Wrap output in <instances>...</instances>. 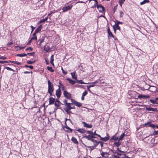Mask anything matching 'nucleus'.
Here are the masks:
<instances>
[{"label": "nucleus", "instance_id": "nucleus-28", "mask_svg": "<svg viewBox=\"0 0 158 158\" xmlns=\"http://www.w3.org/2000/svg\"><path fill=\"white\" fill-rule=\"evenodd\" d=\"M65 128L68 129L67 130H65L66 131L69 132H72L73 131V130L71 129L68 126H65Z\"/></svg>", "mask_w": 158, "mask_h": 158}, {"label": "nucleus", "instance_id": "nucleus-32", "mask_svg": "<svg viewBox=\"0 0 158 158\" xmlns=\"http://www.w3.org/2000/svg\"><path fill=\"white\" fill-rule=\"evenodd\" d=\"M27 56V54L25 53H22V54H17V56L19 57H23L26 56Z\"/></svg>", "mask_w": 158, "mask_h": 158}, {"label": "nucleus", "instance_id": "nucleus-35", "mask_svg": "<svg viewBox=\"0 0 158 158\" xmlns=\"http://www.w3.org/2000/svg\"><path fill=\"white\" fill-rule=\"evenodd\" d=\"M121 144V143L119 142V141H118L117 142H115L114 143V145L116 146L117 147H118Z\"/></svg>", "mask_w": 158, "mask_h": 158}, {"label": "nucleus", "instance_id": "nucleus-49", "mask_svg": "<svg viewBox=\"0 0 158 158\" xmlns=\"http://www.w3.org/2000/svg\"><path fill=\"white\" fill-rule=\"evenodd\" d=\"M153 135H158V130L157 131H154L153 133Z\"/></svg>", "mask_w": 158, "mask_h": 158}, {"label": "nucleus", "instance_id": "nucleus-13", "mask_svg": "<svg viewBox=\"0 0 158 158\" xmlns=\"http://www.w3.org/2000/svg\"><path fill=\"white\" fill-rule=\"evenodd\" d=\"M44 50L46 51V52H48L51 51V48H50L49 46L46 45L44 46Z\"/></svg>", "mask_w": 158, "mask_h": 158}, {"label": "nucleus", "instance_id": "nucleus-17", "mask_svg": "<svg viewBox=\"0 0 158 158\" xmlns=\"http://www.w3.org/2000/svg\"><path fill=\"white\" fill-rule=\"evenodd\" d=\"M66 80L69 81V83L72 84V85H74L76 83V81L73 80L69 78H67L66 79Z\"/></svg>", "mask_w": 158, "mask_h": 158}, {"label": "nucleus", "instance_id": "nucleus-10", "mask_svg": "<svg viewBox=\"0 0 158 158\" xmlns=\"http://www.w3.org/2000/svg\"><path fill=\"white\" fill-rule=\"evenodd\" d=\"M151 122L149 121L143 124V126L148 125V127H150L154 128L156 127V126L153 124H151Z\"/></svg>", "mask_w": 158, "mask_h": 158}, {"label": "nucleus", "instance_id": "nucleus-63", "mask_svg": "<svg viewBox=\"0 0 158 158\" xmlns=\"http://www.w3.org/2000/svg\"><path fill=\"white\" fill-rule=\"evenodd\" d=\"M0 63L4 64L5 63V61H0Z\"/></svg>", "mask_w": 158, "mask_h": 158}, {"label": "nucleus", "instance_id": "nucleus-39", "mask_svg": "<svg viewBox=\"0 0 158 158\" xmlns=\"http://www.w3.org/2000/svg\"><path fill=\"white\" fill-rule=\"evenodd\" d=\"M77 81L78 83L80 84H87V83H85V82H83L82 81V80H77Z\"/></svg>", "mask_w": 158, "mask_h": 158}, {"label": "nucleus", "instance_id": "nucleus-42", "mask_svg": "<svg viewBox=\"0 0 158 158\" xmlns=\"http://www.w3.org/2000/svg\"><path fill=\"white\" fill-rule=\"evenodd\" d=\"M115 24H118V25L119 24H122L123 23L122 22L119 21L117 20H115Z\"/></svg>", "mask_w": 158, "mask_h": 158}, {"label": "nucleus", "instance_id": "nucleus-48", "mask_svg": "<svg viewBox=\"0 0 158 158\" xmlns=\"http://www.w3.org/2000/svg\"><path fill=\"white\" fill-rule=\"evenodd\" d=\"M35 52H31V53H27V55H30V56H33V55L34 54H35Z\"/></svg>", "mask_w": 158, "mask_h": 158}, {"label": "nucleus", "instance_id": "nucleus-7", "mask_svg": "<svg viewBox=\"0 0 158 158\" xmlns=\"http://www.w3.org/2000/svg\"><path fill=\"white\" fill-rule=\"evenodd\" d=\"M97 6L99 12H102L104 10V8L102 5H98Z\"/></svg>", "mask_w": 158, "mask_h": 158}, {"label": "nucleus", "instance_id": "nucleus-51", "mask_svg": "<svg viewBox=\"0 0 158 158\" xmlns=\"http://www.w3.org/2000/svg\"><path fill=\"white\" fill-rule=\"evenodd\" d=\"M31 40H37V36H33L31 37Z\"/></svg>", "mask_w": 158, "mask_h": 158}, {"label": "nucleus", "instance_id": "nucleus-4", "mask_svg": "<svg viewBox=\"0 0 158 158\" xmlns=\"http://www.w3.org/2000/svg\"><path fill=\"white\" fill-rule=\"evenodd\" d=\"M63 94L64 97L67 98L68 99H71V94L70 93L68 92L67 91L64 90Z\"/></svg>", "mask_w": 158, "mask_h": 158}, {"label": "nucleus", "instance_id": "nucleus-58", "mask_svg": "<svg viewBox=\"0 0 158 158\" xmlns=\"http://www.w3.org/2000/svg\"><path fill=\"white\" fill-rule=\"evenodd\" d=\"M99 143L100 144L101 146L102 147L103 146V143L102 142H99Z\"/></svg>", "mask_w": 158, "mask_h": 158}, {"label": "nucleus", "instance_id": "nucleus-3", "mask_svg": "<svg viewBox=\"0 0 158 158\" xmlns=\"http://www.w3.org/2000/svg\"><path fill=\"white\" fill-rule=\"evenodd\" d=\"M91 1H94L93 2H90L89 5L91 8H94L96 7L98 5V1L97 0H89V2H90Z\"/></svg>", "mask_w": 158, "mask_h": 158}, {"label": "nucleus", "instance_id": "nucleus-18", "mask_svg": "<svg viewBox=\"0 0 158 158\" xmlns=\"http://www.w3.org/2000/svg\"><path fill=\"white\" fill-rule=\"evenodd\" d=\"M110 140L111 141L114 140V141H117V140H118V138L116 134H115L114 135H113L110 139Z\"/></svg>", "mask_w": 158, "mask_h": 158}, {"label": "nucleus", "instance_id": "nucleus-14", "mask_svg": "<svg viewBox=\"0 0 158 158\" xmlns=\"http://www.w3.org/2000/svg\"><path fill=\"white\" fill-rule=\"evenodd\" d=\"M146 110L148 111H152L154 112H156L157 111L156 108H154L152 107H146Z\"/></svg>", "mask_w": 158, "mask_h": 158}, {"label": "nucleus", "instance_id": "nucleus-57", "mask_svg": "<svg viewBox=\"0 0 158 158\" xmlns=\"http://www.w3.org/2000/svg\"><path fill=\"white\" fill-rule=\"evenodd\" d=\"M113 157L114 158H119V157L118 156L115 155H113Z\"/></svg>", "mask_w": 158, "mask_h": 158}, {"label": "nucleus", "instance_id": "nucleus-55", "mask_svg": "<svg viewBox=\"0 0 158 158\" xmlns=\"http://www.w3.org/2000/svg\"><path fill=\"white\" fill-rule=\"evenodd\" d=\"M62 72L63 74H64V75H66L67 73V72H66L64 70H63Z\"/></svg>", "mask_w": 158, "mask_h": 158}, {"label": "nucleus", "instance_id": "nucleus-50", "mask_svg": "<svg viewBox=\"0 0 158 158\" xmlns=\"http://www.w3.org/2000/svg\"><path fill=\"white\" fill-rule=\"evenodd\" d=\"M117 6H114V8L113 9V10L114 11V13L115 11H116V9H117Z\"/></svg>", "mask_w": 158, "mask_h": 158}, {"label": "nucleus", "instance_id": "nucleus-8", "mask_svg": "<svg viewBox=\"0 0 158 158\" xmlns=\"http://www.w3.org/2000/svg\"><path fill=\"white\" fill-rule=\"evenodd\" d=\"M71 101L72 102V103L74 104L77 106L80 107L82 106L81 103L74 100L73 99H71Z\"/></svg>", "mask_w": 158, "mask_h": 158}, {"label": "nucleus", "instance_id": "nucleus-59", "mask_svg": "<svg viewBox=\"0 0 158 158\" xmlns=\"http://www.w3.org/2000/svg\"><path fill=\"white\" fill-rule=\"evenodd\" d=\"M28 68H29L31 69H33V67L31 65H28Z\"/></svg>", "mask_w": 158, "mask_h": 158}, {"label": "nucleus", "instance_id": "nucleus-40", "mask_svg": "<svg viewBox=\"0 0 158 158\" xmlns=\"http://www.w3.org/2000/svg\"><path fill=\"white\" fill-rule=\"evenodd\" d=\"M124 15V12L121 10L120 11L119 17L120 18H122Z\"/></svg>", "mask_w": 158, "mask_h": 158}, {"label": "nucleus", "instance_id": "nucleus-38", "mask_svg": "<svg viewBox=\"0 0 158 158\" xmlns=\"http://www.w3.org/2000/svg\"><path fill=\"white\" fill-rule=\"evenodd\" d=\"M47 69L48 70L50 71L51 72H53L54 71V70L51 67L48 66L47 67Z\"/></svg>", "mask_w": 158, "mask_h": 158}, {"label": "nucleus", "instance_id": "nucleus-41", "mask_svg": "<svg viewBox=\"0 0 158 158\" xmlns=\"http://www.w3.org/2000/svg\"><path fill=\"white\" fill-rule=\"evenodd\" d=\"M150 101L153 104H156V103H158L156 102V100H151L150 99Z\"/></svg>", "mask_w": 158, "mask_h": 158}, {"label": "nucleus", "instance_id": "nucleus-30", "mask_svg": "<svg viewBox=\"0 0 158 158\" xmlns=\"http://www.w3.org/2000/svg\"><path fill=\"white\" fill-rule=\"evenodd\" d=\"M149 2V0H144L143 2H140V5H143L146 3H148Z\"/></svg>", "mask_w": 158, "mask_h": 158}, {"label": "nucleus", "instance_id": "nucleus-20", "mask_svg": "<svg viewBox=\"0 0 158 158\" xmlns=\"http://www.w3.org/2000/svg\"><path fill=\"white\" fill-rule=\"evenodd\" d=\"M75 72H72L70 74L71 75L72 78L73 79L77 80V76L75 75Z\"/></svg>", "mask_w": 158, "mask_h": 158}, {"label": "nucleus", "instance_id": "nucleus-44", "mask_svg": "<svg viewBox=\"0 0 158 158\" xmlns=\"http://www.w3.org/2000/svg\"><path fill=\"white\" fill-rule=\"evenodd\" d=\"M33 50V48L31 47H29L26 49V51L29 50L30 51H32Z\"/></svg>", "mask_w": 158, "mask_h": 158}, {"label": "nucleus", "instance_id": "nucleus-61", "mask_svg": "<svg viewBox=\"0 0 158 158\" xmlns=\"http://www.w3.org/2000/svg\"><path fill=\"white\" fill-rule=\"evenodd\" d=\"M31 40H31H31H30L28 42V43H27V45H28L29 44H30V43L31 42Z\"/></svg>", "mask_w": 158, "mask_h": 158}, {"label": "nucleus", "instance_id": "nucleus-24", "mask_svg": "<svg viewBox=\"0 0 158 158\" xmlns=\"http://www.w3.org/2000/svg\"><path fill=\"white\" fill-rule=\"evenodd\" d=\"M77 131L81 133H84L86 132V131L85 129L82 128L78 129L77 130Z\"/></svg>", "mask_w": 158, "mask_h": 158}, {"label": "nucleus", "instance_id": "nucleus-16", "mask_svg": "<svg viewBox=\"0 0 158 158\" xmlns=\"http://www.w3.org/2000/svg\"><path fill=\"white\" fill-rule=\"evenodd\" d=\"M61 90L60 89H58L56 91V95L57 98L60 97V96Z\"/></svg>", "mask_w": 158, "mask_h": 158}, {"label": "nucleus", "instance_id": "nucleus-19", "mask_svg": "<svg viewBox=\"0 0 158 158\" xmlns=\"http://www.w3.org/2000/svg\"><path fill=\"white\" fill-rule=\"evenodd\" d=\"M58 87H59L58 89H61L62 90H64V86L60 82H59V85H58Z\"/></svg>", "mask_w": 158, "mask_h": 158}, {"label": "nucleus", "instance_id": "nucleus-25", "mask_svg": "<svg viewBox=\"0 0 158 158\" xmlns=\"http://www.w3.org/2000/svg\"><path fill=\"white\" fill-rule=\"evenodd\" d=\"M71 140L73 142L76 144H78V142L77 139L74 137H72Z\"/></svg>", "mask_w": 158, "mask_h": 158}, {"label": "nucleus", "instance_id": "nucleus-45", "mask_svg": "<svg viewBox=\"0 0 158 158\" xmlns=\"http://www.w3.org/2000/svg\"><path fill=\"white\" fill-rule=\"evenodd\" d=\"M87 94V91L86 90H85L82 94V96L83 97H84Z\"/></svg>", "mask_w": 158, "mask_h": 158}, {"label": "nucleus", "instance_id": "nucleus-1", "mask_svg": "<svg viewBox=\"0 0 158 158\" xmlns=\"http://www.w3.org/2000/svg\"><path fill=\"white\" fill-rule=\"evenodd\" d=\"M63 102L66 106V109H65V111L68 113L69 110L74 108V107H71L70 106V105L73 103L72 102L71 103H68L67 100L66 99H64L63 101Z\"/></svg>", "mask_w": 158, "mask_h": 158}, {"label": "nucleus", "instance_id": "nucleus-33", "mask_svg": "<svg viewBox=\"0 0 158 158\" xmlns=\"http://www.w3.org/2000/svg\"><path fill=\"white\" fill-rule=\"evenodd\" d=\"M145 86H147L148 87V88H145L144 87H143V88H142L141 90H142L143 91H144L145 90H148L150 88L149 85H148L147 84H146Z\"/></svg>", "mask_w": 158, "mask_h": 158}, {"label": "nucleus", "instance_id": "nucleus-62", "mask_svg": "<svg viewBox=\"0 0 158 158\" xmlns=\"http://www.w3.org/2000/svg\"><path fill=\"white\" fill-rule=\"evenodd\" d=\"M31 27L32 29V32L34 30L35 28V27H34L32 26H31Z\"/></svg>", "mask_w": 158, "mask_h": 158}, {"label": "nucleus", "instance_id": "nucleus-31", "mask_svg": "<svg viewBox=\"0 0 158 158\" xmlns=\"http://www.w3.org/2000/svg\"><path fill=\"white\" fill-rule=\"evenodd\" d=\"M60 103V102L58 100H56L55 103V106L56 107H58L59 106Z\"/></svg>", "mask_w": 158, "mask_h": 158}, {"label": "nucleus", "instance_id": "nucleus-9", "mask_svg": "<svg viewBox=\"0 0 158 158\" xmlns=\"http://www.w3.org/2000/svg\"><path fill=\"white\" fill-rule=\"evenodd\" d=\"M150 96L148 95H143L142 94H139L137 96V98H136V99H137L138 98H149Z\"/></svg>", "mask_w": 158, "mask_h": 158}, {"label": "nucleus", "instance_id": "nucleus-6", "mask_svg": "<svg viewBox=\"0 0 158 158\" xmlns=\"http://www.w3.org/2000/svg\"><path fill=\"white\" fill-rule=\"evenodd\" d=\"M83 138H85L87 139L88 140H90L92 141H93L94 139H92V138H95L94 136H93L92 135H91V134L88 135H85L84 136Z\"/></svg>", "mask_w": 158, "mask_h": 158}, {"label": "nucleus", "instance_id": "nucleus-21", "mask_svg": "<svg viewBox=\"0 0 158 158\" xmlns=\"http://www.w3.org/2000/svg\"><path fill=\"white\" fill-rule=\"evenodd\" d=\"M98 82V81H96L94 82L90 83V85H89V87H94L95 85V84L97 83Z\"/></svg>", "mask_w": 158, "mask_h": 158}, {"label": "nucleus", "instance_id": "nucleus-2", "mask_svg": "<svg viewBox=\"0 0 158 158\" xmlns=\"http://www.w3.org/2000/svg\"><path fill=\"white\" fill-rule=\"evenodd\" d=\"M48 92L49 93L50 95H51L54 89L53 85L51 84L49 80H48Z\"/></svg>", "mask_w": 158, "mask_h": 158}, {"label": "nucleus", "instance_id": "nucleus-46", "mask_svg": "<svg viewBox=\"0 0 158 158\" xmlns=\"http://www.w3.org/2000/svg\"><path fill=\"white\" fill-rule=\"evenodd\" d=\"M101 155L102 156H103V157H104V155H108V153L106 152H102V153H101Z\"/></svg>", "mask_w": 158, "mask_h": 158}, {"label": "nucleus", "instance_id": "nucleus-27", "mask_svg": "<svg viewBox=\"0 0 158 158\" xmlns=\"http://www.w3.org/2000/svg\"><path fill=\"white\" fill-rule=\"evenodd\" d=\"M53 57V55H52L51 56L50 59V62L52 65H54V64L53 62L54 61Z\"/></svg>", "mask_w": 158, "mask_h": 158}, {"label": "nucleus", "instance_id": "nucleus-12", "mask_svg": "<svg viewBox=\"0 0 158 158\" xmlns=\"http://www.w3.org/2000/svg\"><path fill=\"white\" fill-rule=\"evenodd\" d=\"M106 135L107 136L106 137L103 138L101 137V136H100V137H99L100 138L101 140H102L103 141L106 142L107 140H108L109 139V136L107 133H106Z\"/></svg>", "mask_w": 158, "mask_h": 158}, {"label": "nucleus", "instance_id": "nucleus-56", "mask_svg": "<svg viewBox=\"0 0 158 158\" xmlns=\"http://www.w3.org/2000/svg\"><path fill=\"white\" fill-rule=\"evenodd\" d=\"M5 68L8 70H11V68L9 67H6Z\"/></svg>", "mask_w": 158, "mask_h": 158}, {"label": "nucleus", "instance_id": "nucleus-47", "mask_svg": "<svg viewBox=\"0 0 158 158\" xmlns=\"http://www.w3.org/2000/svg\"><path fill=\"white\" fill-rule=\"evenodd\" d=\"M44 40V39H41L39 40V41H40V44L41 43H42Z\"/></svg>", "mask_w": 158, "mask_h": 158}, {"label": "nucleus", "instance_id": "nucleus-64", "mask_svg": "<svg viewBox=\"0 0 158 158\" xmlns=\"http://www.w3.org/2000/svg\"><path fill=\"white\" fill-rule=\"evenodd\" d=\"M122 158H131L128 157V156H125L124 157H122Z\"/></svg>", "mask_w": 158, "mask_h": 158}, {"label": "nucleus", "instance_id": "nucleus-36", "mask_svg": "<svg viewBox=\"0 0 158 158\" xmlns=\"http://www.w3.org/2000/svg\"><path fill=\"white\" fill-rule=\"evenodd\" d=\"M125 1V0H119V4H120V6L121 7H122V4L124 3Z\"/></svg>", "mask_w": 158, "mask_h": 158}, {"label": "nucleus", "instance_id": "nucleus-5", "mask_svg": "<svg viewBox=\"0 0 158 158\" xmlns=\"http://www.w3.org/2000/svg\"><path fill=\"white\" fill-rule=\"evenodd\" d=\"M72 5L71 4L68 5V6L64 7L62 10L63 12H65L67 11L68 10H70L72 7Z\"/></svg>", "mask_w": 158, "mask_h": 158}, {"label": "nucleus", "instance_id": "nucleus-52", "mask_svg": "<svg viewBox=\"0 0 158 158\" xmlns=\"http://www.w3.org/2000/svg\"><path fill=\"white\" fill-rule=\"evenodd\" d=\"M45 22V20H44V19H42L41 20H40L39 22V23H44Z\"/></svg>", "mask_w": 158, "mask_h": 158}, {"label": "nucleus", "instance_id": "nucleus-53", "mask_svg": "<svg viewBox=\"0 0 158 158\" xmlns=\"http://www.w3.org/2000/svg\"><path fill=\"white\" fill-rule=\"evenodd\" d=\"M7 59L6 57H5V56H1L0 57V59L5 60V59Z\"/></svg>", "mask_w": 158, "mask_h": 158}, {"label": "nucleus", "instance_id": "nucleus-37", "mask_svg": "<svg viewBox=\"0 0 158 158\" xmlns=\"http://www.w3.org/2000/svg\"><path fill=\"white\" fill-rule=\"evenodd\" d=\"M90 134L91 135H93V136H94V135H96L98 136V137H100V135L96 133L95 131H94V133L92 132Z\"/></svg>", "mask_w": 158, "mask_h": 158}, {"label": "nucleus", "instance_id": "nucleus-34", "mask_svg": "<svg viewBox=\"0 0 158 158\" xmlns=\"http://www.w3.org/2000/svg\"><path fill=\"white\" fill-rule=\"evenodd\" d=\"M10 62L11 63L17 64L18 65H20L21 64L20 62H19L17 61H10Z\"/></svg>", "mask_w": 158, "mask_h": 158}, {"label": "nucleus", "instance_id": "nucleus-29", "mask_svg": "<svg viewBox=\"0 0 158 158\" xmlns=\"http://www.w3.org/2000/svg\"><path fill=\"white\" fill-rule=\"evenodd\" d=\"M125 134L124 133H123L120 136V137L118 138V141L122 140L123 138H124V136L125 135Z\"/></svg>", "mask_w": 158, "mask_h": 158}, {"label": "nucleus", "instance_id": "nucleus-11", "mask_svg": "<svg viewBox=\"0 0 158 158\" xmlns=\"http://www.w3.org/2000/svg\"><path fill=\"white\" fill-rule=\"evenodd\" d=\"M82 123L83 124V126L87 128H91L92 127V125L91 124H88L84 122H82Z\"/></svg>", "mask_w": 158, "mask_h": 158}, {"label": "nucleus", "instance_id": "nucleus-60", "mask_svg": "<svg viewBox=\"0 0 158 158\" xmlns=\"http://www.w3.org/2000/svg\"><path fill=\"white\" fill-rule=\"evenodd\" d=\"M13 44V43L12 42H10V43H8L7 44V45H10Z\"/></svg>", "mask_w": 158, "mask_h": 158}, {"label": "nucleus", "instance_id": "nucleus-43", "mask_svg": "<svg viewBox=\"0 0 158 158\" xmlns=\"http://www.w3.org/2000/svg\"><path fill=\"white\" fill-rule=\"evenodd\" d=\"M35 62V61H30V60H29V61H27V63L28 64H33V63H34Z\"/></svg>", "mask_w": 158, "mask_h": 158}, {"label": "nucleus", "instance_id": "nucleus-15", "mask_svg": "<svg viewBox=\"0 0 158 158\" xmlns=\"http://www.w3.org/2000/svg\"><path fill=\"white\" fill-rule=\"evenodd\" d=\"M107 32H108V37H110L111 36L112 37L114 38V36L113 35V34H112L111 31H110V28L109 27H108V28L107 29Z\"/></svg>", "mask_w": 158, "mask_h": 158}, {"label": "nucleus", "instance_id": "nucleus-23", "mask_svg": "<svg viewBox=\"0 0 158 158\" xmlns=\"http://www.w3.org/2000/svg\"><path fill=\"white\" fill-rule=\"evenodd\" d=\"M113 28H115L116 30H118L119 31L120 30V27L118 24H115L113 26Z\"/></svg>", "mask_w": 158, "mask_h": 158}, {"label": "nucleus", "instance_id": "nucleus-22", "mask_svg": "<svg viewBox=\"0 0 158 158\" xmlns=\"http://www.w3.org/2000/svg\"><path fill=\"white\" fill-rule=\"evenodd\" d=\"M49 104H53L55 101V99L51 97L49 99Z\"/></svg>", "mask_w": 158, "mask_h": 158}, {"label": "nucleus", "instance_id": "nucleus-54", "mask_svg": "<svg viewBox=\"0 0 158 158\" xmlns=\"http://www.w3.org/2000/svg\"><path fill=\"white\" fill-rule=\"evenodd\" d=\"M19 47V49L21 50V49H22L24 48L25 47V46L23 47H20V46H16V47Z\"/></svg>", "mask_w": 158, "mask_h": 158}, {"label": "nucleus", "instance_id": "nucleus-26", "mask_svg": "<svg viewBox=\"0 0 158 158\" xmlns=\"http://www.w3.org/2000/svg\"><path fill=\"white\" fill-rule=\"evenodd\" d=\"M42 29V26L41 25H40L37 28L35 29V33H38L41 31Z\"/></svg>", "mask_w": 158, "mask_h": 158}]
</instances>
